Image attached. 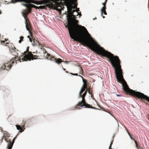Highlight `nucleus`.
Returning <instances> with one entry per match:
<instances>
[{
	"label": "nucleus",
	"instance_id": "nucleus-28",
	"mask_svg": "<svg viewBox=\"0 0 149 149\" xmlns=\"http://www.w3.org/2000/svg\"><path fill=\"white\" fill-rule=\"evenodd\" d=\"M88 89H90V88H88V87H87V88H86V90H87V91L88 92Z\"/></svg>",
	"mask_w": 149,
	"mask_h": 149
},
{
	"label": "nucleus",
	"instance_id": "nucleus-25",
	"mask_svg": "<svg viewBox=\"0 0 149 149\" xmlns=\"http://www.w3.org/2000/svg\"><path fill=\"white\" fill-rule=\"evenodd\" d=\"M32 38H29V41L31 42H32Z\"/></svg>",
	"mask_w": 149,
	"mask_h": 149
},
{
	"label": "nucleus",
	"instance_id": "nucleus-12",
	"mask_svg": "<svg viewBox=\"0 0 149 149\" xmlns=\"http://www.w3.org/2000/svg\"><path fill=\"white\" fill-rule=\"evenodd\" d=\"M65 4L67 6V8L68 10V15H69L70 13L72 11V6L70 4L69 1L68 0H66L65 1Z\"/></svg>",
	"mask_w": 149,
	"mask_h": 149
},
{
	"label": "nucleus",
	"instance_id": "nucleus-36",
	"mask_svg": "<svg viewBox=\"0 0 149 149\" xmlns=\"http://www.w3.org/2000/svg\"><path fill=\"white\" fill-rule=\"evenodd\" d=\"M67 62H67V61H64V62H65V63H67Z\"/></svg>",
	"mask_w": 149,
	"mask_h": 149
},
{
	"label": "nucleus",
	"instance_id": "nucleus-21",
	"mask_svg": "<svg viewBox=\"0 0 149 149\" xmlns=\"http://www.w3.org/2000/svg\"><path fill=\"white\" fill-rule=\"evenodd\" d=\"M88 92L91 95V97H93V93H92V91H91L90 90V89H88Z\"/></svg>",
	"mask_w": 149,
	"mask_h": 149
},
{
	"label": "nucleus",
	"instance_id": "nucleus-9",
	"mask_svg": "<svg viewBox=\"0 0 149 149\" xmlns=\"http://www.w3.org/2000/svg\"><path fill=\"white\" fill-rule=\"evenodd\" d=\"M43 51L44 54H46V58H47L48 60L53 61L58 64H60L62 62L61 59L55 58L54 57H53L52 56L50 55L49 54L47 53L45 49H43Z\"/></svg>",
	"mask_w": 149,
	"mask_h": 149
},
{
	"label": "nucleus",
	"instance_id": "nucleus-8",
	"mask_svg": "<svg viewBox=\"0 0 149 149\" xmlns=\"http://www.w3.org/2000/svg\"><path fill=\"white\" fill-rule=\"evenodd\" d=\"M10 3H15L17 2H24L26 4H32L31 3H34L36 5H40L41 3L39 2V1L36 0H11Z\"/></svg>",
	"mask_w": 149,
	"mask_h": 149
},
{
	"label": "nucleus",
	"instance_id": "nucleus-34",
	"mask_svg": "<svg viewBox=\"0 0 149 149\" xmlns=\"http://www.w3.org/2000/svg\"><path fill=\"white\" fill-rule=\"evenodd\" d=\"M8 44V42H6V43L5 45H6L7 44Z\"/></svg>",
	"mask_w": 149,
	"mask_h": 149
},
{
	"label": "nucleus",
	"instance_id": "nucleus-16",
	"mask_svg": "<svg viewBox=\"0 0 149 149\" xmlns=\"http://www.w3.org/2000/svg\"><path fill=\"white\" fill-rule=\"evenodd\" d=\"M127 133L129 134V135L130 138L132 139V140H134V142L136 144V147L137 148H139V147H138V143H137V141H136L134 139V138H133V137H132L131 136V134L129 132L127 131Z\"/></svg>",
	"mask_w": 149,
	"mask_h": 149
},
{
	"label": "nucleus",
	"instance_id": "nucleus-3",
	"mask_svg": "<svg viewBox=\"0 0 149 149\" xmlns=\"http://www.w3.org/2000/svg\"><path fill=\"white\" fill-rule=\"evenodd\" d=\"M37 56L36 55H33L31 52L29 51V48L26 51L24 52V53L21 55L20 57L17 56L12 58L9 62L5 63L3 64L0 68V71H2L3 70H10L13 64H16L17 62H21L22 61H31V60L36 59Z\"/></svg>",
	"mask_w": 149,
	"mask_h": 149
},
{
	"label": "nucleus",
	"instance_id": "nucleus-30",
	"mask_svg": "<svg viewBox=\"0 0 149 149\" xmlns=\"http://www.w3.org/2000/svg\"><path fill=\"white\" fill-rule=\"evenodd\" d=\"M62 68H63V70L64 71H66V69H65V68H63V66H62Z\"/></svg>",
	"mask_w": 149,
	"mask_h": 149
},
{
	"label": "nucleus",
	"instance_id": "nucleus-24",
	"mask_svg": "<svg viewBox=\"0 0 149 149\" xmlns=\"http://www.w3.org/2000/svg\"><path fill=\"white\" fill-rule=\"evenodd\" d=\"M70 74H72V75H75V76H78V74L77 73L74 74V73H70Z\"/></svg>",
	"mask_w": 149,
	"mask_h": 149
},
{
	"label": "nucleus",
	"instance_id": "nucleus-15",
	"mask_svg": "<svg viewBox=\"0 0 149 149\" xmlns=\"http://www.w3.org/2000/svg\"><path fill=\"white\" fill-rule=\"evenodd\" d=\"M10 49L12 52H15L16 53L15 54H14L15 56L18 55L17 52L18 51V50L15 47H12Z\"/></svg>",
	"mask_w": 149,
	"mask_h": 149
},
{
	"label": "nucleus",
	"instance_id": "nucleus-31",
	"mask_svg": "<svg viewBox=\"0 0 149 149\" xmlns=\"http://www.w3.org/2000/svg\"><path fill=\"white\" fill-rule=\"evenodd\" d=\"M79 11V9H77V10H76V11H77V12H78Z\"/></svg>",
	"mask_w": 149,
	"mask_h": 149
},
{
	"label": "nucleus",
	"instance_id": "nucleus-32",
	"mask_svg": "<svg viewBox=\"0 0 149 149\" xmlns=\"http://www.w3.org/2000/svg\"><path fill=\"white\" fill-rule=\"evenodd\" d=\"M27 37H28V38L29 39V38H31L30 36H28Z\"/></svg>",
	"mask_w": 149,
	"mask_h": 149
},
{
	"label": "nucleus",
	"instance_id": "nucleus-5",
	"mask_svg": "<svg viewBox=\"0 0 149 149\" xmlns=\"http://www.w3.org/2000/svg\"><path fill=\"white\" fill-rule=\"evenodd\" d=\"M82 89H81L79 93V98H82V100L81 101L79 102L74 107V109H80L81 107H84L86 108H91L92 109H95L94 107L91 106L90 104H87L86 102L85 99V97L86 96L87 93V90H86L85 92L82 95V93L84 92L86 89L84 90H82Z\"/></svg>",
	"mask_w": 149,
	"mask_h": 149
},
{
	"label": "nucleus",
	"instance_id": "nucleus-33",
	"mask_svg": "<svg viewBox=\"0 0 149 149\" xmlns=\"http://www.w3.org/2000/svg\"><path fill=\"white\" fill-rule=\"evenodd\" d=\"M65 72H66V73H68V72L67 71H66H66H65Z\"/></svg>",
	"mask_w": 149,
	"mask_h": 149
},
{
	"label": "nucleus",
	"instance_id": "nucleus-26",
	"mask_svg": "<svg viewBox=\"0 0 149 149\" xmlns=\"http://www.w3.org/2000/svg\"><path fill=\"white\" fill-rule=\"evenodd\" d=\"M116 96H118V97H120V96H121V95H119V94H117L116 95Z\"/></svg>",
	"mask_w": 149,
	"mask_h": 149
},
{
	"label": "nucleus",
	"instance_id": "nucleus-7",
	"mask_svg": "<svg viewBox=\"0 0 149 149\" xmlns=\"http://www.w3.org/2000/svg\"><path fill=\"white\" fill-rule=\"evenodd\" d=\"M25 24L26 29L27 30L29 31L30 36H31L33 42L32 43V45L33 46H34L36 45H38L39 46L40 45L41 46V47H42L41 45L40 44L39 41L35 39L34 37L33 36L32 33L31 32V28L30 22H29V23H28V22H26V21Z\"/></svg>",
	"mask_w": 149,
	"mask_h": 149
},
{
	"label": "nucleus",
	"instance_id": "nucleus-17",
	"mask_svg": "<svg viewBox=\"0 0 149 149\" xmlns=\"http://www.w3.org/2000/svg\"><path fill=\"white\" fill-rule=\"evenodd\" d=\"M106 9H103L102 8L101 10V15L102 16L103 18H104L105 17L104 16H103V14L104 13V15H106L107 14V13L106 11Z\"/></svg>",
	"mask_w": 149,
	"mask_h": 149
},
{
	"label": "nucleus",
	"instance_id": "nucleus-11",
	"mask_svg": "<svg viewBox=\"0 0 149 149\" xmlns=\"http://www.w3.org/2000/svg\"><path fill=\"white\" fill-rule=\"evenodd\" d=\"M26 120H23L22 123V125H21V126L18 125H16L17 130H19V132H22L25 129V125L26 124Z\"/></svg>",
	"mask_w": 149,
	"mask_h": 149
},
{
	"label": "nucleus",
	"instance_id": "nucleus-19",
	"mask_svg": "<svg viewBox=\"0 0 149 149\" xmlns=\"http://www.w3.org/2000/svg\"><path fill=\"white\" fill-rule=\"evenodd\" d=\"M20 40H19V43H21L22 42L23 40V39L24 38V37L23 36H21L20 38Z\"/></svg>",
	"mask_w": 149,
	"mask_h": 149
},
{
	"label": "nucleus",
	"instance_id": "nucleus-14",
	"mask_svg": "<svg viewBox=\"0 0 149 149\" xmlns=\"http://www.w3.org/2000/svg\"><path fill=\"white\" fill-rule=\"evenodd\" d=\"M76 11V10H72V12L70 13L69 15H67L68 19H72L73 17H75V16L73 14Z\"/></svg>",
	"mask_w": 149,
	"mask_h": 149
},
{
	"label": "nucleus",
	"instance_id": "nucleus-29",
	"mask_svg": "<svg viewBox=\"0 0 149 149\" xmlns=\"http://www.w3.org/2000/svg\"><path fill=\"white\" fill-rule=\"evenodd\" d=\"M5 41L6 40L4 41H1V43H4L5 42Z\"/></svg>",
	"mask_w": 149,
	"mask_h": 149
},
{
	"label": "nucleus",
	"instance_id": "nucleus-27",
	"mask_svg": "<svg viewBox=\"0 0 149 149\" xmlns=\"http://www.w3.org/2000/svg\"><path fill=\"white\" fill-rule=\"evenodd\" d=\"M77 7V5H75L74 6V8H76Z\"/></svg>",
	"mask_w": 149,
	"mask_h": 149
},
{
	"label": "nucleus",
	"instance_id": "nucleus-37",
	"mask_svg": "<svg viewBox=\"0 0 149 149\" xmlns=\"http://www.w3.org/2000/svg\"><path fill=\"white\" fill-rule=\"evenodd\" d=\"M76 0V1L77 0Z\"/></svg>",
	"mask_w": 149,
	"mask_h": 149
},
{
	"label": "nucleus",
	"instance_id": "nucleus-20",
	"mask_svg": "<svg viewBox=\"0 0 149 149\" xmlns=\"http://www.w3.org/2000/svg\"><path fill=\"white\" fill-rule=\"evenodd\" d=\"M13 143H10V144H9L8 147V149H11L13 146Z\"/></svg>",
	"mask_w": 149,
	"mask_h": 149
},
{
	"label": "nucleus",
	"instance_id": "nucleus-4",
	"mask_svg": "<svg viewBox=\"0 0 149 149\" xmlns=\"http://www.w3.org/2000/svg\"><path fill=\"white\" fill-rule=\"evenodd\" d=\"M61 0H42L39 1V2L41 5H45V6L50 9L56 10L58 12H61L62 8L61 5L62 3L61 1Z\"/></svg>",
	"mask_w": 149,
	"mask_h": 149
},
{
	"label": "nucleus",
	"instance_id": "nucleus-23",
	"mask_svg": "<svg viewBox=\"0 0 149 149\" xmlns=\"http://www.w3.org/2000/svg\"><path fill=\"white\" fill-rule=\"evenodd\" d=\"M112 143H113V141L111 142L110 143V145L109 147V149H112L111 148V145H112Z\"/></svg>",
	"mask_w": 149,
	"mask_h": 149
},
{
	"label": "nucleus",
	"instance_id": "nucleus-1",
	"mask_svg": "<svg viewBox=\"0 0 149 149\" xmlns=\"http://www.w3.org/2000/svg\"><path fill=\"white\" fill-rule=\"evenodd\" d=\"M68 25L66 27L68 29L72 39L89 47L98 54L107 57L114 68L115 72L121 66L119 57L101 47L91 37L85 27L78 24V20L75 19V17L68 19Z\"/></svg>",
	"mask_w": 149,
	"mask_h": 149
},
{
	"label": "nucleus",
	"instance_id": "nucleus-18",
	"mask_svg": "<svg viewBox=\"0 0 149 149\" xmlns=\"http://www.w3.org/2000/svg\"><path fill=\"white\" fill-rule=\"evenodd\" d=\"M107 0H105V1L104 3H102V5H103V7H102V8L103 9H106V4L107 2Z\"/></svg>",
	"mask_w": 149,
	"mask_h": 149
},
{
	"label": "nucleus",
	"instance_id": "nucleus-22",
	"mask_svg": "<svg viewBox=\"0 0 149 149\" xmlns=\"http://www.w3.org/2000/svg\"><path fill=\"white\" fill-rule=\"evenodd\" d=\"M79 70H80V73H81V74H82V73L83 72V69L81 67H79Z\"/></svg>",
	"mask_w": 149,
	"mask_h": 149
},
{
	"label": "nucleus",
	"instance_id": "nucleus-35",
	"mask_svg": "<svg viewBox=\"0 0 149 149\" xmlns=\"http://www.w3.org/2000/svg\"><path fill=\"white\" fill-rule=\"evenodd\" d=\"M1 11L0 10V14H1Z\"/></svg>",
	"mask_w": 149,
	"mask_h": 149
},
{
	"label": "nucleus",
	"instance_id": "nucleus-10",
	"mask_svg": "<svg viewBox=\"0 0 149 149\" xmlns=\"http://www.w3.org/2000/svg\"><path fill=\"white\" fill-rule=\"evenodd\" d=\"M18 134H17V136L15 137L13 139L12 141L11 139H10L9 138H8L7 137L9 136L10 134H9L7 132H3V136L4 137V139L8 143V148L9 145V144L10 143H13V144L15 140V139L16 138L17 136L18 135Z\"/></svg>",
	"mask_w": 149,
	"mask_h": 149
},
{
	"label": "nucleus",
	"instance_id": "nucleus-2",
	"mask_svg": "<svg viewBox=\"0 0 149 149\" xmlns=\"http://www.w3.org/2000/svg\"><path fill=\"white\" fill-rule=\"evenodd\" d=\"M116 78L119 82L122 83L123 90L127 94L139 99L145 100L149 102V97L141 92L130 89L123 78L121 66L115 71Z\"/></svg>",
	"mask_w": 149,
	"mask_h": 149
},
{
	"label": "nucleus",
	"instance_id": "nucleus-6",
	"mask_svg": "<svg viewBox=\"0 0 149 149\" xmlns=\"http://www.w3.org/2000/svg\"><path fill=\"white\" fill-rule=\"evenodd\" d=\"M22 5L26 8V9L23 10L22 14L25 19V22L26 21L28 23H29V20L27 19V16L29 13L31 12L32 8H34L36 9H44L45 8V7H46L45 5L41 6L38 7L33 4H26L24 3H22Z\"/></svg>",
	"mask_w": 149,
	"mask_h": 149
},
{
	"label": "nucleus",
	"instance_id": "nucleus-13",
	"mask_svg": "<svg viewBox=\"0 0 149 149\" xmlns=\"http://www.w3.org/2000/svg\"><path fill=\"white\" fill-rule=\"evenodd\" d=\"M82 79H83V84L82 86V87L81 89H82V90H84V89L86 88L87 87L89 86V83L85 79H84L83 77L81 76H79Z\"/></svg>",
	"mask_w": 149,
	"mask_h": 149
}]
</instances>
